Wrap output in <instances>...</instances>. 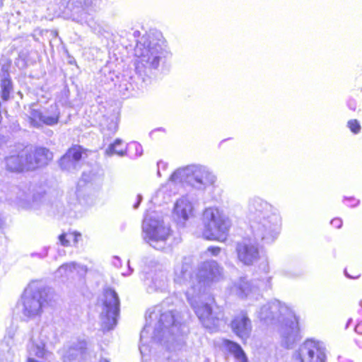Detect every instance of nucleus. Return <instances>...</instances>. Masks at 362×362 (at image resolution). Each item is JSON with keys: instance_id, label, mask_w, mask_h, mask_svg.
Masks as SVG:
<instances>
[{"instance_id": "nucleus-1", "label": "nucleus", "mask_w": 362, "mask_h": 362, "mask_svg": "<svg viewBox=\"0 0 362 362\" xmlns=\"http://www.w3.org/2000/svg\"><path fill=\"white\" fill-rule=\"evenodd\" d=\"M223 269L216 261L209 260L204 262L199 267L197 278L199 279L198 288L192 286L186 292L188 301L194 310L197 317L202 325L211 332L216 331L223 323V314L219 308L213 310L208 303H199L202 285H209L217 282L223 279Z\"/></svg>"}, {"instance_id": "nucleus-2", "label": "nucleus", "mask_w": 362, "mask_h": 362, "mask_svg": "<svg viewBox=\"0 0 362 362\" xmlns=\"http://www.w3.org/2000/svg\"><path fill=\"white\" fill-rule=\"evenodd\" d=\"M257 317L268 325H278L281 341L291 348L300 339L298 320L293 310L279 300L268 303L257 311Z\"/></svg>"}, {"instance_id": "nucleus-3", "label": "nucleus", "mask_w": 362, "mask_h": 362, "mask_svg": "<svg viewBox=\"0 0 362 362\" xmlns=\"http://www.w3.org/2000/svg\"><path fill=\"white\" fill-rule=\"evenodd\" d=\"M245 212L255 239L267 243L274 241L279 234L280 217L273 211L272 206L255 197L248 201Z\"/></svg>"}, {"instance_id": "nucleus-4", "label": "nucleus", "mask_w": 362, "mask_h": 362, "mask_svg": "<svg viewBox=\"0 0 362 362\" xmlns=\"http://www.w3.org/2000/svg\"><path fill=\"white\" fill-rule=\"evenodd\" d=\"M175 183H186L198 190H205L214 185L216 175L209 169L202 165H189L178 168L170 177Z\"/></svg>"}, {"instance_id": "nucleus-5", "label": "nucleus", "mask_w": 362, "mask_h": 362, "mask_svg": "<svg viewBox=\"0 0 362 362\" xmlns=\"http://www.w3.org/2000/svg\"><path fill=\"white\" fill-rule=\"evenodd\" d=\"M202 223L204 238L220 242L226 239L231 226V222L228 216L222 210L215 206L207 207L204 210Z\"/></svg>"}, {"instance_id": "nucleus-6", "label": "nucleus", "mask_w": 362, "mask_h": 362, "mask_svg": "<svg viewBox=\"0 0 362 362\" xmlns=\"http://www.w3.org/2000/svg\"><path fill=\"white\" fill-rule=\"evenodd\" d=\"M143 42L136 44L134 52L137 57L136 69L141 73L145 72L143 68L148 69H156L160 64L165 62L168 52L158 42L154 40L149 41L146 37H142Z\"/></svg>"}, {"instance_id": "nucleus-7", "label": "nucleus", "mask_w": 362, "mask_h": 362, "mask_svg": "<svg viewBox=\"0 0 362 362\" xmlns=\"http://www.w3.org/2000/svg\"><path fill=\"white\" fill-rule=\"evenodd\" d=\"M47 291L37 282L30 283L22 296V313L29 318L40 316L47 300Z\"/></svg>"}, {"instance_id": "nucleus-8", "label": "nucleus", "mask_w": 362, "mask_h": 362, "mask_svg": "<svg viewBox=\"0 0 362 362\" xmlns=\"http://www.w3.org/2000/svg\"><path fill=\"white\" fill-rule=\"evenodd\" d=\"M144 240L153 248L162 250L165 247L170 235V228L163 221L146 218L143 223Z\"/></svg>"}, {"instance_id": "nucleus-9", "label": "nucleus", "mask_w": 362, "mask_h": 362, "mask_svg": "<svg viewBox=\"0 0 362 362\" xmlns=\"http://www.w3.org/2000/svg\"><path fill=\"white\" fill-rule=\"evenodd\" d=\"M103 308L100 313L102 327L105 330L112 329L117 324L119 313V300L117 293L111 288L104 290L101 298Z\"/></svg>"}, {"instance_id": "nucleus-10", "label": "nucleus", "mask_w": 362, "mask_h": 362, "mask_svg": "<svg viewBox=\"0 0 362 362\" xmlns=\"http://www.w3.org/2000/svg\"><path fill=\"white\" fill-rule=\"evenodd\" d=\"M182 332V325L177 322L172 311L160 315L157 327L154 332V339L164 343L174 339L173 336H178Z\"/></svg>"}, {"instance_id": "nucleus-11", "label": "nucleus", "mask_w": 362, "mask_h": 362, "mask_svg": "<svg viewBox=\"0 0 362 362\" xmlns=\"http://www.w3.org/2000/svg\"><path fill=\"white\" fill-rule=\"evenodd\" d=\"M299 362H325V351L322 344L314 340H307L295 354Z\"/></svg>"}, {"instance_id": "nucleus-12", "label": "nucleus", "mask_w": 362, "mask_h": 362, "mask_svg": "<svg viewBox=\"0 0 362 362\" xmlns=\"http://www.w3.org/2000/svg\"><path fill=\"white\" fill-rule=\"evenodd\" d=\"M49 329L43 327L39 332H33L28 344L26 351L28 357L35 356L40 358H46L49 352L46 349V344L49 340Z\"/></svg>"}, {"instance_id": "nucleus-13", "label": "nucleus", "mask_w": 362, "mask_h": 362, "mask_svg": "<svg viewBox=\"0 0 362 362\" xmlns=\"http://www.w3.org/2000/svg\"><path fill=\"white\" fill-rule=\"evenodd\" d=\"M26 170H33L45 166L52 160V153L43 147L27 148L23 151Z\"/></svg>"}, {"instance_id": "nucleus-14", "label": "nucleus", "mask_w": 362, "mask_h": 362, "mask_svg": "<svg viewBox=\"0 0 362 362\" xmlns=\"http://www.w3.org/2000/svg\"><path fill=\"white\" fill-rule=\"evenodd\" d=\"M35 105L30 107L28 119L34 127H39L42 124L53 126L58 123L60 112L57 104L51 105L44 112L34 108Z\"/></svg>"}, {"instance_id": "nucleus-15", "label": "nucleus", "mask_w": 362, "mask_h": 362, "mask_svg": "<svg viewBox=\"0 0 362 362\" xmlns=\"http://www.w3.org/2000/svg\"><path fill=\"white\" fill-rule=\"evenodd\" d=\"M238 259L245 265H251L259 259V250L255 243L244 240L236 246Z\"/></svg>"}, {"instance_id": "nucleus-16", "label": "nucleus", "mask_w": 362, "mask_h": 362, "mask_svg": "<svg viewBox=\"0 0 362 362\" xmlns=\"http://www.w3.org/2000/svg\"><path fill=\"white\" fill-rule=\"evenodd\" d=\"M194 206L187 197H182L174 204L173 215L178 223H184L194 216Z\"/></svg>"}, {"instance_id": "nucleus-17", "label": "nucleus", "mask_w": 362, "mask_h": 362, "mask_svg": "<svg viewBox=\"0 0 362 362\" xmlns=\"http://www.w3.org/2000/svg\"><path fill=\"white\" fill-rule=\"evenodd\" d=\"M230 327L233 332L243 341H246L250 336L252 325L246 313H240L231 321Z\"/></svg>"}, {"instance_id": "nucleus-18", "label": "nucleus", "mask_w": 362, "mask_h": 362, "mask_svg": "<svg viewBox=\"0 0 362 362\" xmlns=\"http://www.w3.org/2000/svg\"><path fill=\"white\" fill-rule=\"evenodd\" d=\"M167 283L166 272L161 269L149 274V276L145 279V284L147 286L148 293L164 290L167 286Z\"/></svg>"}, {"instance_id": "nucleus-19", "label": "nucleus", "mask_w": 362, "mask_h": 362, "mask_svg": "<svg viewBox=\"0 0 362 362\" xmlns=\"http://www.w3.org/2000/svg\"><path fill=\"white\" fill-rule=\"evenodd\" d=\"M191 264L187 259L177 262L175 267L174 281L180 284L188 281L191 279Z\"/></svg>"}, {"instance_id": "nucleus-20", "label": "nucleus", "mask_w": 362, "mask_h": 362, "mask_svg": "<svg viewBox=\"0 0 362 362\" xmlns=\"http://www.w3.org/2000/svg\"><path fill=\"white\" fill-rule=\"evenodd\" d=\"M86 272L87 269L86 267L72 262L60 266L56 272V276H69L75 272L80 276H83L86 273Z\"/></svg>"}, {"instance_id": "nucleus-21", "label": "nucleus", "mask_w": 362, "mask_h": 362, "mask_svg": "<svg viewBox=\"0 0 362 362\" xmlns=\"http://www.w3.org/2000/svg\"><path fill=\"white\" fill-rule=\"evenodd\" d=\"M23 156V151L19 155H13L5 158L6 169L13 173H20L25 170V162Z\"/></svg>"}, {"instance_id": "nucleus-22", "label": "nucleus", "mask_w": 362, "mask_h": 362, "mask_svg": "<svg viewBox=\"0 0 362 362\" xmlns=\"http://www.w3.org/2000/svg\"><path fill=\"white\" fill-rule=\"evenodd\" d=\"M230 290L231 293L240 298H245L253 291V288L245 278H240L233 283Z\"/></svg>"}, {"instance_id": "nucleus-23", "label": "nucleus", "mask_w": 362, "mask_h": 362, "mask_svg": "<svg viewBox=\"0 0 362 362\" xmlns=\"http://www.w3.org/2000/svg\"><path fill=\"white\" fill-rule=\"evenodd\" d=\"M1 98L6 101L9 99L10 93L12 91L11 81L8 72V67L3 66L1 68Z\"/></svg>"}, {"instance_id": "nucleus-24", "label": "nucleus", "mask_w": 362, "mask_h": 362, "mask_svg": "<svg viewBox=\"0 0 362 362\" xmlns=\"http://www.w3.org/2000/svg\"><path fill=\"white\" fill-rule=\"evenodd\" d=\"M83 346L79 349L69 347L59 351L63 362H75L78 356L83 353Z\"/></svg>"}, {"instance_id": "nucleus-25", "label": "nucleus", "mask_w": 362, "mask_h": 362, "mask_svg": "<svg viewBox=\"0 0 362 362\" xmlns=\"http://www.w3.org/2000/svg\"><path fill=\"white\" fill-rule=\"evenodd\" d=\"M127 146L123 144L122 140L117 139L113 144L109 145L105 150V155L112 156L113 155H118L123 156L126 155Z\"/></svg>"}, {"instance_id": "nucleus-26", "label": "nucleus", "mask_w": 362, "mask_h": 362, "mask_svg": "<svg viewBox=\"0 0 362 362\" xmlns=\"http://www.w3.org/2000/svg\"><path fill=\"white\" fill-rule=\"evenodd\" d=\"M224 344L228 350L232 353L236 358L240 360L241 362H246V356L239 344L229 340H226L224 341Z\"/></svg>"}, {"instance_id": "nucleus-27", "label": "nucleus", "mask_w": 362, "mask_h": 362, "mask_svg": "<svg viewBox=\"0 0 362 362\" xmlns=\"http://www.w3.org/2000/svg\"><path fill=\"white\" fill-rule=\"evenodd\" d=\"M83 153V148L80 146H75L71 148L64 156V161L69 160L68 159L71 158L79 164Z\"/></svg>"}, {"instance_id": "nucleus-28", "label": "nucleus", "mask_w": 362, "mask_h": 362, "mask_svg": "<svg viewBox=\"0 0 362 362\" xmlns=\"http://www.w3.org/2000/svg\"><path fill=\"white\" fill-rule=\"evenodd\" d=\"M79 233H62L59 236V240L62 245L64 247H67L69 245L71 240H72L74 243L78 242V236H80Z\"/></svg>"}, {"instance_id": "nucleus-29", "label": "nucleus", "mask_w": 362, "mask_h": 362, "mask_svg": "<svg viewBox=\"0 0 362 362\" xmlns=\"http://www.w3.org/2000/svg\"><path fill=\"white\" fill-rule=\"evenodd\" d=\"M68 160H69L64 161V156L61 158L59 164L62 170L73 172L78 168L79 164L78 163L71 158Z\"/></svg>"}, {"instance_id": "nucleus-30", "label": "nucleus", "mask_w": 362, "mask_h": 362, "mask_svg": "<svg viewBox=\"0 0 362 362\" xmlns=\"http://www.w3.org/2000/svg\"><path fill=\"white\" fill-rule=\"evenodd\" d=\"M117 129L118 126L117 122L114 120H111L108 122L105 127H103V132L107 136H111L117 131Z\"/></svg>"}, {"instance_id": "nucleus-31", "label": "nucleus", "mask_w": 362, "mask_h": 362, "mask_svg": "<svg viewBox=\"0 0 362 362\" xmlns=\"http://www.w3.org/2000/svg\"><path fill=\"white\" fill-rule=\"evenodd\" d=\"M348 127L354 134H358L361 130L359 122L356 119H351L348 122Z\"/></svg>"}, {"instance_id": "nucleus-32", "label": "nucleus", "mask_w": 362, "mask_h": 362, "mask_svg": "<svg viewBox=\"0 0 362 362\" xmlns=\"http://www.w3.org/2000/svg\"><path fill=\"white\" fill-rule=\"evenodd\" d=\"M221 249L219 247L211 246L207 248L206 252L209 253L212 256H217L221 252Z\"/></svg>"}, {"instance_id": "nucleus-33", "label": "nucleus", "mask_w": 362, "mask_h": 362, "mask_svg": "<svg viewBox=\"0 0 362 362\" xmlns=\"http://www.w3.org/2000/svg\"><path fill=\"white\" fill-rule=\"evenodd\" d=\"M158 165V171L157 174L160 177V169L165 170L167 168V163L163 161H159L157 163Z\"/></svg>"}, {"instance_id": "nucleus-34", "label": "nucleus", "mask_w": 362, "mask_h": 362, "mask_svg": "<svg viewBox=\"0 0 362 362\" xmlns=\"http://www.w3.org/2000/svg\"><path fill=\"white\" fill-rule=\"evenodd\" d=\"M331 224L337 228H339L342 225V221L340 218H334L331 221Z\"/></svg>"}, {"instance_id": "nucleus-35", "label": "nucleus", "mask_w": 362, "mask_h": 362, "mask_svg": "<svg viewBox=\"0 0 362 362\" xmlns=\"http://www.w3.org/2000/svg\"><path fill=\"white\" fill-rule=\"evenodd\" d=\"M355 331L357 333L362 334V321H361L356 325Z\"/></svg>"}, {"instance_id": "nucleus-36", "label": "nucleus", "mask_w": 362, "mask_h": 362, "mask_svg": "<svg viewBox=\"0 0 362 362\" xmlns=\"http://www.w3.org/2000/svg\"><path fill=\"white\" fill-rule=\"evenodd\" d=\"M348 106L349 109L355 110L356 108V103L354 100H349L348 103Z\"/></svg>"}, {"instance_id": "nucleus-37", "label": "nucleus", "mask_w": 362, "mask_h": 362, "mask_svg": "<svg viewBox=\"0 0 362 362\" xmlns=\"http://www.w3.org/2000/svg\"><path fill=\"white\" fill-rule=\"evenodd\" d=\"M139 350H140L141 354L142 356H144L146 354V352L147 351L148 347H147V346L142 344L141 346H140Z\"/></svg>"}, {"instance_id": "nucleus-38", "label": "nucleus", "mask_w": 362, "mask_h": 362, "mask_svg": "<svg viewBox=\"0 0 362 362\" xmlns=\"http://www.w3.org/2000/svg\"><path fill=\"white\" fill-rule=\"evenodd\" d=\"M142 200V196L141 194H138L137 196V202L134 205V209H137L139 205L140 204Z\"/></svg>"}, {"instance_id": "nucleus-39", "label": "nucleus", "mask_w": 362, "mask_h": 362, "mask_svg": "<svg viewBox=\"0 0 362 362\" xmlns=\"http://www.w3.org/2000/svg\"><path fill=\"white\" fill-rule=\"evenodd\" d=\"M147 327H145L144 329L141 332V340L142 341L146 333H147Z\"/></svg>"}, {"instance_id": "nucleus-40", "label": "nucleus", "mask_w": 362, "mask_h": 362, "mask_svg": "<svg viewBox=\"0 0 362 362\" xmlns=\"http://www.w3.org/2000/svg\"><path fill=\"white\" fill-rule=\"evenodd\" d=\"M344 274H345L347 278H349V279H356V278L359 277V275H357V276H352L349 275V274L347 273V272H346V269L344 270Z\"/></svg>"}, {"instance_id": "nucleus-41", "label": "nucleus", "mask_w": 362, "mask_h": 362, "mask_svg": "<svg viewBox=\"0 0 362 362\" xmlns=\"http://www.w3.org/2000/svg\"><path fill=\"white\" fill-rule=\"evenodd\" d=\"M348 201H353L354 203L351 204V206H356L358 204V200H355L354 199H347Z\"/></svg>"}, {"instance_id": "nucleus-42", "label": "nucleus", "mask_w": 362, "mask_h": 362, "mask_svg": "<svg viewBox=\"0 0 362 362\" xmlns=\"http://www.w3.org/2000/svg\"><path fill=\"white\" fill-rule=\"evenodd\" d=\"M99 362H109L106 359H102Z\"/></svg>"}, {"instance_id": "nucleus-43", "label": "nucleus", "mask_w": 362, "mask_h": 362, "mask_svg": "<svg viewBox=\"0 0 362 362\" xmlns=\"http://www.w3.org/2000/svg\"><path fill=\"white\" fill-rule=\"evenodd\" d=\"M134 144L136 146V148H137V147H140V148H141V146H140L138 144L134 143Z\"/></svg>"}, {"instance_id": "nucleus-44", "label": "nucleus", "mask_w": 362, "mask_h": 362, "mask_svg": "<svg viewBox=\"0 0 362 362\" xmlns=\"http://www.w3.org/2000/svg\"><path fill=\"white\" fill-rule=\"evenodd\" d=\"M83 3H84V4H86H86H88V2L86 1V0H84V1H83Z\"/></svg>"}, {"instance_id": "nucleus-45", "label": "nucleus", "mask_w": 362, "mask_h": 362, "mask_svg": "<svg viewBox=\"0 0 362 362\" xmlns=\"http://www.w3.org/2000/svg\"><path fill=\"white\" fill-rule=\"evenodd\" d=\"M360 305L362 307V300L360 302Z\"/></svg>"}]
</instances>
